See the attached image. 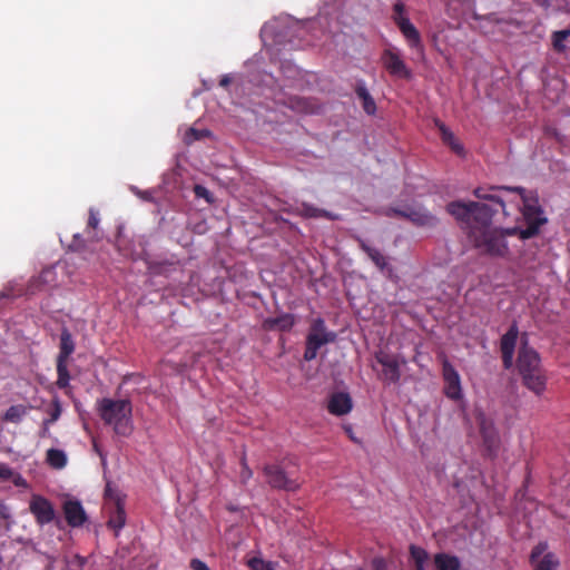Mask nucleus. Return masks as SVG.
<instances>
[{"label": "nucleus", "instance_id": "obj_10", "mask_svg": "<svg viewBox=\"0 0 570 570\" xmlns=\"http://www.w3.org/2000/svg\"><path fill=\"white\" fill-rule=\"evenodd\" d=\"M381 60L384 68L392 77L405 80L412 78L411 69L406 66L397 50L390 48L383 50Z\"/></svg>", "mask_w": 570, "mask_h": 570}, {"label": "nucleus", "instance_id": "obj_3", "mask_svg": "<svg viewBox=\"0 0 570 570\" xmlns=\"http://www.w3.org/2000/svg\"><path fill=\"white\" fill-rule=\"evenodd\" d=\"M517 367L523 385L534 394L541 395L546 390L547 377L538 352L527 344L522 345L518 353Z\"/></svg>", "mask_w": 570, "mask_h": 570}, {"label": "nucleus", "instance_id": "obj_45", "mask_svg": "<svg viewBox=\"0 0 570 570\" xmlns=\"http://www.w3.org/2000/svg\"><path fill=\"white\" fill-rule=\"evenodd\" d=\"M542 552V549L538 546L531 552V560L538 558Z\"/></svg>", "mask_w": 570, "mask_h": 570}, {"label": "nucleus", "instance_id": "obj_27", "mask_svg": "<svg viewBox=\"0 0 570 570\" xmlns=\"http://www.w3.org/2000/svg\"><path fill=\"white\" fill-rule=\"evenodd\" d=\"M47 462L55 469H62L67 464L66 453L59 449H49L47 451Z\"/></svg>", "mask_w": 570, "mask_h": 570}, {"label": "nucleus", "instance_id": "obj_29", "mask_svg": "<svg viewBox=\"0 0 570 570\" xmlns=\"http://www.w3.org/2000/svg\"><path fill=\"white\" fill-rule=\"evenodd\" d=\"M57 386L59 389H67L69 386L70 374L68 371V362L57 361Z\"/></svg>", "mask_w": 570, "mask_h": 570}, {"label": "nucleus", "instance_id": "obj_44", "mask_svg": "<svg viewBox=\"0 0 570 570\" xmlns=\"http://www.w3.org/2000/svg\"><path fill=\"white\" fill-rule=\"evenodd\" d=\"M75 560L77 561V564L80 568H82L86 564V562H87V559L85 557L79 556V554L75 556Z\"/></svg>", "mask_w": 570, "mask_h": 570}, {"label": "nucleus", "instance_id": "obj_38", "mask_svg": "<svg viewBox=\"0 0 570 570\" xmlns=\"http://www.w3.org/2000/svg\"><path fill=\"white\" fill-rule=\"evenodd\" d=\"M98 224H99V217H98L97 213H95L92 209H90L87 227L90 229H96Z\"/></svg>", "mask_w": 570, "mask_h": 570}, {"label": "nucleus", "instance_id": "obj_24", "mask_svg": "<svg viewBox=\"0 0 570 570\" xmlns=\"http://www.w3.org/2000/svg\"><path fill=\"white\" fill-rule=\"evenodd\" d=\"M28 409L29 407L22 404L11 405L2 415V420L4 422L18 424L27 415Z\"/></svg>", "mask_w": 570, "mask_h": 570}, {"label": "nucleus", "instance_id": "obj_48", "mask_svg": "<svg viewBox=\"0 0 570 570\" xmlns=\"http://www.w3.org/2000/svg\"><path fill=\"white\" fill-rule=\"evenodd\" d=\"M240 466L242 468L248 466L245 454H243V456L240 458Z\"/></svg>", "mask_w": 570, "mask_h": 570}, {"label": "nucleus", "instance_id": "obj_37", "mask_svg": "<svg viewBox=\"0 0 570 570\" xmlns=\"http://www.w3.org/2000/svg\"><path fill=\"white\" fill-rule=\"evenodd\" d=\"M13 475V471L12 469L4 464V463H0V478L2 480H10Z\"/></svg>", "mask_w": 570, "mask_h": 570}, {"label": "nucleus", "instance_id": "obj_5", "mask_svg": "<svg viewBox=\"0 0 570 570\" xmlns=\"http://www.w3.org/2000/svg\"><path fill=\"white\" fill-rule=\"evenodd\" d=\"M336 340V334L328 331L325 321L317 317L312 321L308 334L306 336L304 360L311 362L316 358L318 350Z\"/></svg>", "mask_w": 570, "mask_h": 570}, {"label": "nucleus", "instance_id": "obj_31", "mask_svg": "<svg viewBox=\"0 0 570 570\" xmlns=\"http://www.w3.org/2000/svg\"><path fill=\"white\" fill-rule=\"evenodd\" d=\"M474 196L479 199H483V200H490V202H493V203H497L501 208H502V212L504 214L505 213V203L504 200L498 196V195H493V194H489L487 193L483 188L479 187V188H475L474 191H473Z\"/></svg>", "mask_w": 570, "mask_h": 570}, {"label": "nucleus", "instance_id": "obj_35", "mask_svg": "<svg viewBox=\"0 0 570 570\" xmlns=\"http://www.w3.org/2000/svg\"><path fill=\"white\" fill-rule=\"evenodd\" d=\"M248 567L252 570H275V563L272 561H265L261 558H252L248 561Z\"/></svg>", "mask_w": 570, "mask_h": 570}, {"label": "nucleus", "instance_id": "obj_23", "mask_svg": "<svg viewBox=\"0 0 570 570\" xmlns=\"http://www.w3.org/2000/svg\"><path fill=\"white\" fill-rule=\"evenodd\" d=\"M436 126L440 130L443 142L446 144L456 155L462 156L464 154V148L455 138L454 134L443 122L436 121Z\"/></svg>", "mask_w": 570, "mask_h": 570}, {"label": "nucleus", "instance_id": "obj_42", "mask_svg": "<svg viewBox=\"0 0 570 570\" xmlns=\"http://www.w3.org/2000/svg\"><path fill=\"white\" fill-rule=\"evenodd\" d=\"M194 190H195L196 196L204 197L207 200H209L210 193L204 186L196 185Z\"/></svg>", "mask_w": 570, "mask_h": 570}, {"label": "nucleus", "instance_id": "obj_21", "mask_svg": "<svg viewBox=\"0 0 570 570\" xmlns=\"http://www.w3.org/2000/svg\"><path fill=\"white\" fill-rule=\"evenodd\" d=\"M75 351V342L70 331L63 327L60 333L59 354L57 361L68 362L70 355Z\"/></svg>", "mask_w": 570, "mask_h": 570}, {"label": "nucleus", "instance_id": "obj_8", "mask_svg": "<svg viewBox=\"0 0 570 570\" xmlns=\"http://www.w3.org/2000/svg\"><path fill=\"white\" fill-rule=\"evenodd\" d=\"M106 507L109 509L108 527L115 530L116 535L124 528L126 523V512L124 501L118 495H112L109 484L105 490Z\"/></svg>", "mask_w": 570, "mask_h": 570}, {"label": "nucleus", "instance_id": "obj_9", "mask_svg": "<svg viewBox=\"0 0 570 570\" xmlns=\"http://www.w3.org/2000/svg\"><path fill=\"white\" fill-rule=\"evenodd\" d=\"M263 472L267 479V483L273 489L294 492L301 487V482L289 478L279 465L267 464L264 466Z\"/></svg>", "mask_w": 570, "mask_h": 570}, {"label": "nucleus", "instance_id": "obj_32", "mask_svg": "<svg viewBox=\"0 0 570 570\" xmlns=\"http://www.w3.org/2000/svg\"><path fill=\"white\" fill-rule=\"evenodd\" d=\"M410 554L414 566L425 564L429 559L426 550L414 544L410 547Z\"/></svg>", "mask_w": 570, "mask_h": 570}, {"label": "nucleus", "instance_id": "obj_36", "mask_svg": "<svg viewBox=\"0 0 570 570\" xmlns=\"http://www.w3.org/2000/svg\"><path fill=\"white\" fill-rule=\"evenodd\" d=\"M209 135H210L209 130H206V129L197 130L195 128H190L187 131V134H186V140H187V142H190V141H194V140H199V139H202L204 137H207Z\"/></svg>", "mask_w": 570, "mask_h": 570}, {"label": "nucleus", "instance_id": "obj_14", "mask_svg": "<svg viewBox=\"0 0 570 570\" xmlns=\"http://www.w3.org/2000/svg\"><path fill=\"white\" fill-rule=\"evenodd\" d=\"M376 361L383 366L384 380L389 383H396L400 381V362L396 356L390 355L384 352L376 354Z\"/></svg>", "mask_w": 570, "mask_h": 570}, {"label": "nucleus", "instance_id": "obj_30", "mask_svg": "<svg viewBox=\"0 0 570 570\" xmlns=\"http://www.w3.org/2000/svg\"><path fill=\"white\" fill-rule=\"evenodd\" d=\"M570 37V28L554 31L551 36L553 50L561 53L566 50L564 40Z\"/></svg>", "mask_w": 570, "mask_h": 570}, {"label": "nucleus", "instance_id": "obj_20", "mask_svg": "<svg viewBox=\"0 0 570 570\" xmlns=\"http://www.w3.org/2000/svg\"><path fill=\"white\" fill-rule=\"evenodd\" d=\"M295 325V317L293 314L285 313L277 317L267 318L264 322V326L267 330H279L282 332L291 331Z\"/></svg>", "mask_w": 570, "mask_h": 570}, {"label": "nucleus", "instance_id": "obj_46", "mask_svg": "<svg viewBox=\"0 0 570 570\" xmlns=\"http://www.w3.org/2000/svg\"><path fill=\"white\" fill-rule=\"evenodd\" d=\"M230 83V78L229 76H223L220 81H219V85L222 87H227L228 85Z\"/></svg>", "mask_w": 570, "mask_h": 570}, {"label": "nucleus", "instance_id": "obj_41", "mask_svg": "<svg viewBox=\"0 0 570 570\" xmlns=\"http://www.w3.org/2000/svg\"><path fill=\"white\" fill-rule=\"evenodd\" d=\"M190 568H191L193 570H210V569L208 568V566H207L204 561H202V560H199V559H191V561H190Z\"/></svg>", "mask_w": 570, "mask_h": 570}, {"label": "nucleus", "instance_id": "obj_19", "mask_svg": "<svg viewBox=\"0 0 570 570\" xmlns=\"http://www.w3.org/2000/svg\"><path fill=\"white\" fill-rule=\"evenodd\" d=\"M296 214L304 218H326L328 220L338 219V215L322 208H317L314 205L307 203H302L301 206L296 208Z\"/></svg>", "mask_w": 570, "mask_h": 570}, {"label": "nucleus", "instance_id": "obj_1", "mask_svg": "<svg viewBox=\"0 0 570 570\" xmlns=\"http://www.w3.org/2000/svg\"><path fill=\"white\" fill-rule=\"evenodd\" d=\"M446 210L460 222L469 242L480 253L493 257L508 256L507 236H514L515 234L508 233L507 228L492 226V217L497 210L487 204L461 200L449 203Z\"/></svg>", "mask_w": 570, "mask_h": 570}, {"label": "nucleus", "instance_id": "obj_7", "mask_svg": "<svg viewBox=\"0 0 570 570\" xmlns=\"http://www.w3.org/2000/svg\"><path fill=\"white\" fill-rule=\"evenodd\" d=\"M475 420L479 425V431L482 436L487 455L493 459L498 455L500 448V438L494 422L482 411L476 412Z\"/></svg>", "mask_w": 570, "mask_h": 570}, {"label": "nucleus", "instance_id": "obj_33", "mask_svg": "<svg viewBox=\"0 0 570 570\" xmlns=\"http://www.w3.org/2000/svg\"><path fill=\"white\" fill-rule=\"evenodd\" d=\"M559 561L553 553H547L541 561L537 564L534 570H557Z\"/></svg>", "mask_w": 570, "mask_h": 570}, {"label": "nucleus", "instance_id": "obj_6", "mask_svg": "<svg viewBox=\"0 0 570 570\" xmlns=\"http://www.w3.org/2000/svg\"><path fill=\"white\" fill-rule=\"evenodd\" d=\"M405 6L402 1H396L393 6V21L399 27L401 33L405 38L409 47L414 49L420 56H424V46L421 35L415 26L404 16Z\"/></svg>", "mask_w": 570, "mask_h": 570}, {"label": "nucleus", "instance_id": "obj_16", "mask_svg": "<svg viewBox=\"0 0 570 570\" xmlns=\"http://www.w3.org/2000/svg\"><path fill=\"white\" fill-rule=\"evenodd\" d=\"M63 514L67 523L72 528L81 527L87 520L86 512L77 500H68L63 503Z\"/></svg>", "mask_w": 570, "mask_h": 570}, {"label": "nucleus", "instance_id": "obj_13", "mask_svg": "<svg viewBox=\"0 0 570 570\" xmlns=\"http://www.w3.org/2000/svg\"><path fill=\"white\" fill-rule=\"evenodd\" d=\"M444 394L446 397L458 401L462 399V387L458 371L449 363L443 364Z\"/></svg>", "mask_w": 570, "mask_h": 570}, {"label": "nucleus", "instance_id": "obj_15", "mask_svg": "<svg viewBox=\"0 0 570 570\" xmlns=\"http://www.w3.org/2000/svg\"><path fill=\"white\" fill-rule=\"evenodd\" d=\"M360 248L367 255L371 262L382 273H392V267L389 263V258L376 247L371 246L367 242L362 238H357Z\"/></svg>", "mask_w": 570, "mask_h": 570}, {"label": "nucleus", "instance_id": "obj_2", "mask_svg": "<svg viewBox=\"0 0 570 570\" xmlns=\"http://www.w3.org/2000/svg\"><path fill=\"white\" fill-rule=\"evenodd\" d=\"M490 189L517 193L521 197V213L525 227L522 228L515 226L507 228L508 233L518 235L522 240L530 239L539 235L541 227L548 223V218L539 203V197L535 191H527L523 187L520 186H493Z\"/></svg>", "mask_w": 570, "mask_h": 570}, {"label": "nucleus", "instance_id": "obj_25", "mask_svg": "<svg viewBox=\"0 0 570 570\" xmlns=\"http://www.w3.org/2000/svg\"><path fill=\"white\" fill-rule=\"evenodd\" d=\"M355 92L362 101L364 111L367 115H374L376 111V105L365 86H357Z\"/></svg>", "mask_w": 570, "mask_h": 570}, {"label": "nucleus", "instance_id": "obj_18", "mask_svg": "<svg viewBox=\"0 0 570 570\" xmlns=\"http://www.w3.org/2000/svg\"><path fill=\"white\" fill-rule=\"evenodd\" d=\"M402 215L417 226L433 227L438 223V218L434 215L421 208L407 209L403 212Z\"/></svg>", "mask_w": 570, "mask_h": 570}, {"label": "nucleus", "instance_id": "obj_50", "mask_svg": "<svg viewBox=\"0 0 570 570\" xmlns=\"http://www.w3.org/2000/svg\"><path fill=\"white\" fill-rule=\"evenodd\" d=\"M48 431H49V429L45 430V425H42V433H41V435L46 436L48 434Z\"/></svg>", "mask_w": 570, "mask_h": 570}, {"label": "nucleus", "instance_id": "obj_43", "mask_svg": "<svg viewBox=\"0 0 570 570\" xmlns=\"http://www.w3.org/2000/svg\"><path fill=\"white\" fill-rule=\"evenodd\" d=\"M92 448H94V451L100 456L101 461H102V464L106 463V455L105 453L102 452V450L99 448L98 443L94 440L92 441Z\"/></svg>", "mask_w": 570, "mask_h": 570}, {"label": "nucleus", "instance_id": "obj_40", "mask_svg": "<svg viewBox=\"0 0 570 570\" xmlns=\"http://www.w3.org/2000/svg\"><path fill=\"white\" fill-rule=\"evenodd\" d=\"M372 570H386V563L383 558H374L371 562ZM362 570V569H357Z\"/></svg>", "mask_w": 570, "mask_h": 570}, {"label": "nucleus", "instance_id": "obj_34", "mask_svg": "<svg viewBox=\"0 0 570 570\" xmlns=\"http://www.w3.org/2000/svg\"><path fill=\"white\" fill-rule=\"evenodd\" d=\"M291 107L301 112H314L313 104L305 98L292 99Z\"/></svg>", "mask_w": 570, "mask_h": 570}, {"label": "nucleus", "instance_id": "obj_39", "mask_svg": "<svg viewBox=\"0 0 570 570\" xmlns=\"http://www.w3.org/2000/svg\"><path fill=\"white\" fill-rule=\"evenodd\" d=\"M253 476V471L249 466L242 468L239 473L240 482L246 484Z\"/></svg>", "mask_w": 570, "mask_h": 570}, {"label": "nucleus", "instance_id": "obj_51", "mask_svg": "<svg viewBox=\"0 0 570 570\" xmlns=\"http://www.w3.org/2000/svg\"><path fill=\"white\" fill-rule=\"evenodd\" d=\"M415 570H425L424 564L415 566Z\"/></svg>", "mask_w": 570, "mask_h": 570}, {"label": "nucleus", "instance_id": "obj_49", "mask_svg": "<svg viewBox=\"0 0 570 570\" xmlns=\"http://www.w3.org/2000/svg\"><path fill=\"white\" fill-rule=\"evenodd\" d=\"M24 483L26 481L21 476H18V479L14 481L16 485H23Z\"/></svg>", "mask_w": 570, "mask_h": 570}, {"label": "nucleus", "instance_id": "obj_17", "mask_svg": "<svg viewBox=\"0 0 570 570\" xmlns=\"http://www.w3.org/2000/svg\"><path fill=\"white\" fill-rule=\"evenodd\" d=\"M353 406L352 399L348 393H333L327 403V410L331 414L342 416L351 412Z\"/></svg>", "mask_w": 570, "mask_h": 570}, {"label": "nucleus", "instance_id": "obj_12", "mask_svg": "<svg viewBox=\"0 0 570 570\" xmlns=\"http://www.w3.org/2000/svg\"><path fill=\"white\" fill-rule=\"evenodd\" d=\"M519 335V328L515 322L511 324L505 334L502 335L500 350L504 368L509 370L513 364V355Z\"/></svg>", "mask_w": 570, "mask_h": 570}, {"label": "nucleus", "instance_id": "obj_11", "mask_svg": "<svg viewBox=\"0 0 570 570\" xmlns=\"http://www.w3.org/2000/svg\"><path fill=\"white\" fill-rule=\"evenodd\" d=\"M29 511L35 517L37 524L45 525L56 519V511L52 503L40 494H33L29 502Z\"/></svg>", "mask_w": 570, "mask_h": 570}, {"label": "nucleus", "instance_id": "obj_26", "mask_svg": "<svg viewBox=\"0 0 570 570\" xmlns=\"http://www.w3.org/2000/svg\"><path fill=\"white\" fill-rule=\"evenodd\" d=\"M53 275L51 267L43 268L39 276L33 277L29 282L28 292L33 294L36 291L42 289V286L50 282L49 277Z\"/></svg>", "mask_w": 570, "mask_h": 570}, {"label": "nucleus", "instance_id": "obj_28", "mask_svg": "<svg viewBox=\"0 0 570 570\" xmlns=\"http://www.w3.org/2000/svg\"><path fill=\"white\" fill-rule=\"evenodd\" d=\"M47 413L49 414V417L45 419L42 422V425H45V430H48L49 425L58 421L62 413L61 403L58 397H53L50 407L47 410Z\"/></svg>", "mask_w": 570, "mask_h": 570}, {"label": "nucleus", "instance_id": "obj_47", "mask_svg": "<svg viewBox=\"0 0 570 570\" xmlns=\"http://www.w3.org/2000/svg\"><path fill=\"white\" fill-rule=\"evenodd\" d=\"M78 242H80V236L79 235H75L73 244L71 246L75 247V248H78Z\"/></svg>", "mask_w": 570, "mask_h": 570}, {"label": "nucleus", "instance_id": "obj_22", "mask_svg": "<svg viewBox=\"0 0 570 570\" xmlns=\"http://www.w3.org/2000/svg\"><path fill=\"white\" fill-rule=\"evenodd\" d=\"M436 570H461V562L456 556L440 552L434 556Z\"/></svg>", "mask_w": 570, "mask_h": 570}, {"label": "nucleus", "instance_id": "obj_4", "mask_svg": "<svg viewBox=\"0 0 570 570\" xmlns=\"http://www.w3.org/2000/svg\"><path fill=\"white\" fill-rule=\"evenodd\" d=\"M98 412L105 424L112 425L117 435L129 436L131 434L134 425L130 401L105 397L98 402Z\"/></svg>", "mask_w": 570, "mask_h": 570}]
</instances>
